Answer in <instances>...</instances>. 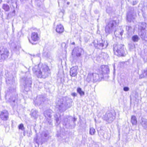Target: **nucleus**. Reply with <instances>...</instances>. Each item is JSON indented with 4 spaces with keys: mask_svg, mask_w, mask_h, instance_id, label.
Returning <instances> with one entry per match:
<instances>
[{
    "mask_svg": "<svg viewBox=\"0 0 147 147\" xmlns=\"http://www.w3.org/2000/svg\"><path fill=\"white\" fill-rule=\"evenodd\" d=\"M72 102L71 99L64 97L57 99L56 103V106L60 112H63L72 106Z\"/></svg>",
    "mask_w": 147,
    "mask_h": 147,
    "instance_id": "f257e3e1",
    "label": "nucleus"
},
{
    "mask_svg": "<svg viewBox=\"0 0 147 147\" xmlns=\"http://www.w3.org/2000/svg\"><path fill=\"white\" fill-rule=\"evenodd\" d=\"M39 65L35 66L32 68L33 72L38 78H45L50 73V69L47 65L45 64L42 65L41 67L39 69Z\"/></svg>",
    "mask_w": 147,
    "mask_h": 147,
    "instance_id": "f03ea898",
    "label": "nucleus"
},
{
    "mask_svg": "<svg viewBox=\"0 0 147 147\" xmlns=\"http://www.w3.org/2000/svg\"><path fill=\"white\" fill-rule=\"evenodd\" d=\"M114 54L119 57L125 56L126 54L124 48V45L121 44L116 43L113 46Z\"/></svg>",
    "mask_w": 147,
    "mask_h": 147,
    "instance_id": "7ed1b4c3",
    "label": "nucleus"
},
{
    "mask_svg": "<svg viewBox=\"0 0 147 147\" xmlns=\"http://www.w3.org/2000/svg\"><path fill=\"white\" fill-rule=\"evenodd\" d=\"M138 34L143 40L147 41V24L145 23H142L138 27Z\"/></svg>",
    "mask_w": 147,
    "mask_h": 147,
    "instance_id": "20e7f679",
    "label": "nucleus"
},
{
    "mask_svg": "<svg viewBox=\"0 0 147 147\" xmlns=\"http://www.w3.org/2000/svg\"><path fill=\"white\" fill-rule=\"evenodd\" d=\"M5 97L6 98L9 99V101L10 102H15L16 100L18 98L15 88L10 87L9 91L6 93Z\"/></svg>",
    "mask_w": 147,
    "mask_h": 147,
    "instance_id": "39448f33",
    "label": "nucleus"
},
{
    "mask_svg": "<svg viewBox=\"0 0 147 147\" xmlns=\"http://www.w3.org/2000/svg\"><path fill=\"white\" fill-rule=\"evenodd\" d=\"M116 113L114 110L108 111L103 115L102 118L109 123H111L115 119Z\"/></svg>",
    "mask_w": 147,
    "mask_h": 147,
    "instance_id": "423d86ee",
    "label": "nucleus"
},
{
    "mask_svg": "<svg viewBox=\"0 0 147 147\" xmlns=\"http://www.w3.org/2000/svg\"><path fill=\"white\" fill-rule=\"evenodd\" d=\"M117 25L116 21L111 20L110 21L105 27V31L106 33L109 34L112 33L114 31L116 32L115 30V28Z\"/></svg>",
    "mask_w": 147,
    "mask_h": 147,
    "instance_id": "0eeeda50",
    "label": "nucleus"
},
{
    "mask_svg": "<svg viewBox=\"0 0 147 147\" xmlns=\"http://www.w3.org/2000/svg\"><path fill=\"white\" fill-rule=\"evenodd\" d=\"M22 81L23 82L24 86V90L26 92H28L31 88L32 84L31 78H30V75L28 74V76L23 77Z\"/></svg>",
    "mask_w": 147,
    "mask_h": 147,
    "instance_id": "6e6552de",
    "label": "nucleus"
},
{
    "mask_svg": "<svg viewBox=\"0 0 147 147\" xmlns=\"http://www.w3.org/2000/svg\"><path fill=\"white\" fill-rule=\"evenodd\" d=\"M76 119L73 118L71 117L67 116L66 117H64L62 121V123L63 125L66 128H69L72 124L73 122L74 124H75V122Z\"/></svg>",
    "mask_w": 147,
    "mask_h": 147,
    "instance_id": "1a4fd4ad",
    "label": "nucleus"
},
{
    "mask_svg": "<svg viewBox=\"0 0 147 147\" xmlns=\"http://www.w3.org/2000/svg\"><path fill=\"white\" fill-rule=\"evenodd\" d=\"M93 44L96 48L99 49L106 48L108 45L107 41L102 40H94Z\"/></svg>",
    "mask_w": 147,
    "mask_h": 147,
    "instance_id": "9d476101",
    "label": "nucleus"
},
{
    "mask_svg": "<svg viewBox=\"0 0 147 147\" xmlns=\"http://www.w3.org/2000/svg\"><path fill=\"white\" fill-rule=\"evenodd\" d=\"M136 14L134 8L129 7L128 8V11L127 13V21L129 22L133 21L135 18Z\"/></svg>",
    "mask_w": 147,
    "mask_h": 147,
    "instance_id": "9b49d317",
    "label": "nucleus"
},
{
    "mask_svg": "<svg viewBox=\"0 0 147 147\" xmlns=\"http://www.w3.org/2000/svg\"><path fill=\"white\" fill-rule=\"evenodd\" d=\"M9 54V52L7 49L1 48L0 49V61H3L7 58Z\"/></svg>",
    "mask_w": 147,
    "mask_h": 147,
    "instance_id": "f8f14e48",
    "label": "nucleus"
},
{
    "mask_svg": "<svg viewBox=\"0 0 147 147\" xmlns=\"http://www.w3.org/2000/svg\"><path fill=\"white\" fill-rule=\"evenodd\" d=\"M53 112L52 110L49 109L46 110L44 112V115L47 121L50 125H52L51 117Z\"/></svg>",
    "mask_w": 147,
    "mask_h": 147,
    "instance_id": "ddd939ff",
    "label": "nucleus"
},
{
    "mask_svg": "<svg viewBox=\"0 0 147 147\" xmlns=\"http://www.w3.org/2000/svg\"><path fill=\"white\" fill-rule=\"evenodd\" d=\"M38 32H33L31 33V40L29 39V42L33 45L36 44L35 42L38 41L39 39L38 36V34L40 32L39 30H37Z\"/></svg>",
    "mask_w": 147,
    "mask_h": 147,
    "instance_id": "4468645a",
    "label": "nucleus"
},
{
    "mask_svg": "<svg viewBox=\"0 0 147 147\" xmlns=\"http://www.w3.org/2000/svg\"><path fill=\"white\" fill-rule=\"evenodd\" d=\"M5 75L6 81L7 84H15L14 78L11 74L7 73L5 74Z\"/></svg>",
    "mask_w": 147,
    "mask_h": 147,
    "instance_id": "2eb2a0df",
    "label": "nucleus"
},
{
    "mask_svg": "<svg viewBox=\"0 0 147 147\" xmlns=\"http://www.w3.org/2000/svg\"><path fill=\"white\" fill-rule=\"evenodd\" d=\"M109 72V69L107 65H102L98 69V73L102 74L103 77L104 75L108 74Z\"/></svg>",
    "mask_w": 147,
    "mask_h": 147,
    "instance_id": "dca6fc26",
    "label": "nucleus"
},
{
    "mask_svg": "<svg viewBox=\"0 0 147 147\" xmlns=\"http://www.w3.org/2000/svg\"><path fill=\"white\" fill-rule=\"evenodd\" d=\"M9 113L7 110H4L0 112V118L3 121H7L9 119Z\"/></svg>",
    "mask_w": 147,
    "mask_h": 147,
    "instance_id": "f3484780",
    "label": "nucleus"
},
{
    "mask_svg": "<svg viewBox=\"0 0 147 147\" xmlns=\"http://www.w3.org/2000/svg\"><path fill=\"white\" fill-rule=\"evenodd\" d=\"M45 100V98L42 95H39L37 96L36 99L35 101V103L37 105L39 106L42 104Z\"/></svg>",
    "mask_w": 147,
    "mask_h": 147,
    "instance_id": "a211bd4d",
    "label": "nucleus"
},
{
    "mask_svg": "<svg viewBox=\"0 0 147 147\" xmlns=\"http://www.w3.org/2000/svg\"><path fill=\"white\" fill-rule=\"evenodd\" d=\"M93 81L95 82L97 81H100L103 78L102 74H100L98 73V74H93Z\"/></svg>",
    "mask_w": 147,
    "mask_h": 147,
    "instance_id": "6ab92c4d",
    "label": "nucleus"
},
{
    "mask_svg": "<svg viewBox=\"0 0 147 147\" xmlns=\"http://www.w3.org/2000/svg\"><path fill=\"white\" fill-rule=\"evenodd\" d=\"M82 49L78 47L74 48L72 51V55H76V56L79 57L80 56L82 51Z\"/></svg>",
    "mask_w": 147,
    "mask_h": 147,
    "instance_id": "aec40b11",
    "label": "nucleus"
},
{
    "mask_svg": "<svg viewBox=\"0 0 147 147\" xmlns=\"http://www.w3.org/2000/svg\"><path fill=\"white\" fill-rule=\"evenodd\" d=\"M78 67L76 66L72 67L70 69V74L71 77H75L78 74Z\"/></svg>",
    "mask_w": 147,
    "mask_h": 147,
    "instance_id": "412c9836",
    "label": "nucleus"
},
{
    "mask_svg": "<svg viewBox=\"0 0 147 147\" xmlns=\"http://www.w3.org/2000/svg\"><path fill=\"white\" fill-rule=\"evenodd\" d=\"M38 111L36 110L32 109L30 114L32 118L34 119H37L38 117Z\"/></svg>",
    "mask_w": 147,
    "mask_h": 147,
    "instance_id": "4be33fe9",
    "label": "nucleus"
},
{
    "mask_svg": "<svg viewBox=\"0 0 147 147\" xmlns=\"http://www.w3.org/2000/svg\"><path fill=\"white\" fill-rule=\"evenodd\" d=\"M55 120L56 121L55 124L58 125L61 122V115L59 113H56L54 115Z\"/></svg>",
    "mask_w": 147,
    "mask_h": 147,
    "instance_id": "5701e85b",
    "label": "nucleus"
},
{
    "mask_svg": "<svg viewBox=\"0 0 147 147\" xmlns=\"http://www.w3.org/2000/svg\"><path fill=\"white\" fill-rule=\"evenodd\" d=\"M140 123L144 129L147 130V119L142 118Z\"/></svg>",
    "mask_w": 147,
    "mask_h": 147,
    "instance_id": "b1692460",
    "label": "nucleus"
},
{
    "mask_svg": "<svg viewBox=\"0 0 147 147\" xmlns=\"http://www.w3.org/2000/svg\"><path fill=\"white\" fill-rule=\"evenodd\" d=\"M64 29L63 26L61 24H60L57 26L56 30L58 33H61L63 32Z\"/></svg>",
    "mask_w": 147,
    "mask_h": 147,
    "instance_id": "393cba45",
    "label": "nucleus"
},
{
    "mask_svg": "<svg viewBox=\"0 0 147 147\" xmlns=\"http://www.w3.org/2000/svg\"><path fill=\"white\" fill-rule=\"evenodd\" d=\"M142 74L140 75L139 78L142 79L147 77V68L142 71Z\"/></svg>",
    "mask_w": 147,
    "mask_h": 147,
    "instance_id": "a878e982",
    "label": "nucleus"
},
{
    "mask_svg": "<svg viewBox=\"0 0 147 147\" xmlns=\"http://www.w3.org/2000/svg\"><path fill=\"white\" fill-rule=\"evenodd\" d=\"M37 6L38 9L40 11H42L45 10V6L41 3H38L37 4Z\"/></svg>",
    "mask_w": 147,
    "mask_h": 147,
    "instance_id": "bb28decb",
    "label": "nucleus"
},
{
    "mask_svg": "<svg viewBox=\"0 0 147 147\" xmlns=\"http://www.w3.org/2000/svg\"><path fill=\"white\" fill-rule=\"evenodd\" d=\"M86 80L88 82L90 81H93V74L91 73H89L87 76Z\"/></svg>",
    "mask_w": 147,
    "mask_h": 147,
    "instance_id": "cd10ccee",
    "label": "nucleus"
},
{
    "mask_svg": "<svg viewBox=\"0 0 147 147\" xmlns=\"http://www.w3.org/2000/svg\"><path fill=\"white\" fill-rule=\"evenodd\" d=\"M137 121L136 117L133 115L131 117V122L133 125H136L137 123Z\"/></svg>",
    "mask_w": 147,
    "mask_h": 147,
    "instance_id": "c85d7f7f",
    "label": "nucleus"
},
{
    "mask_svg": "<svg viewBox=\"0 0 147 147\" xmlns=\"http://www.w3.org/2000/svg\"><path fill=\"white\" fill-rule=\"evenodd\" d=\"M2 8L5 11H9L10 10V7L9 5L7 4H4L2 5Z\"/></svg>",
    "mask_w": 147,
    "mask_h": 147,
    "instance_id": "c756f323",
    "label": "nucleus"
},
{
    "mask_svg": "<svg viewBox=\"0 0 147 147\" xmlns=\"http://www.w3.org/2000/svg\"><path fill=\"white\" fill-rule=\"evenodd\" d=\"M15 12L16 11L14 10L12 12H10L8 13L7 16V19H9L15 16Z\"/></svg>",
    "mask_w": 147,
    "mask_h": 147,
    "instance_id": "7c9ffc66",
    "label": "nucleus"
},
{
    "mask_svg": "<svg viewBox=\"0 0 147 147\" xmlns=\"http://www.w3.org/2000/svg\"><path fill=\"white\" fill-rule=\"evenodd\" d=\"M131 39L133 42H136L138 41L140 38L138 35H134L132 36Z\"/></svg>",
    "mask_w": 147,
    "mask_h": 147,
    "instance_id": "2f4dec72",
    "label": "nucleus"
},
{
    "mask_svg": "<svg viewBox=\"0 0 147 147\" xmlns=\"http://www.w3.org/2000/svg\"><path fill=\"white\" fill-rule=\"evenodd\" d=\"M98 134L99 136L100 137L101 136H103L104 134V131L101 128H98L97 129Z\"/></svg>",
    "mask_w": 147,
    "mask_h": 147,
    "instance_id": "473e14b6",
    "label": "nucleus"
},
{
    "mask_svg": "<svg viewBox=\"0 0 147 147\" xmlns=\"http://www.w3.org/2000/svg\"><path fill=\"white\" fill-rule=\"evenodd\" d=\"M77 92L81 96H84L85 94L84 92L82 91V89L80 87L77 88Z\"/></svg>",
    "mask_w": 147,
    "mask_h": 147,
    "instance_id": "72a5a7b5",
    "label": "nucleus"
},
{
    "mask_svg": "<svg viewBox=\"0 0 147 147\" xmlns=\"http://www.w3.org/2000/svg\"><path fill=\"white\" fill-rule=\"evenodd\" d=\"M100 56L104 59H107L109 57L108 55L106 53L104 52L100 54Z\"/></svg>",
    "mask_w": 147,
    "mask_h": 147,
    "instance_id": "f704fd0d",
    "label": "nucleus"
},
{
    "mask_svg": "<svg viewBox=\"0 0 147 147\" xmlns=\"http://www.w3.org/2000/svg\"><path fill=\"white\" fill-rule=\"evenodd\" d=\"M95 132V129L93 127H91L90 130V134L91 135H94Z\"/></svg>",
    "mask_w": 147,
    "mask_h": 147,
    "instance_id": "c9c22d12",
    "label": "nucleus"
},
{
    "mask_svg": "<svg viewBox=\"0 0 147 147\" xmlns=\"http://www.w3.org/2000/svg\"><path fill=\"white\" fill-rule=\"evenodd\" d=\"M18 128L19 129H20L22 131H24V125L22 123L20 124L18 126Z\"/></svg>",
    "mask_w": 147,
    "mask_h": 147,
    "instance_id": "e433bc0d",
    "label": "nucleus"
},
{
    "mask_svg": "<svg viewBox=\"0 0 147 147\" xmlns=\"http://www.w3.org/2000/svg\"><path fill=\"white\" fill-rule=\"evenodd\" d=\"M126 30L128 32V34H129L132 29V28L130 26H126Z\"/></svg>",
    "mask_w": 147,
    "mask_h": 147,
    "instance_id": "4c0bfd02",
    "label": "nucleus"
},
{
    "mask_svg": "<svg viewBox=\"0 0 147 147\" xmlns=\"http://www.w3.org/2000/svg\"><path fill=\"white\" fill-rule=\"evenodd\" d=\"M76 18V17L75 15H72L70 16V20L72 22L75 20Z\"/></svg>",
    "mask_w": 147,
    "mask_h": 147,
    "instance_id": "58836bf2",
    "label": "nucleus"
},
{
    "mask_svg": "<svg viewBox=\"0 0 147 147\" xmlns=\"http://www.w3.org/2000/svg\"><path fill=\"white\" fill-rule=\"evenodd\" d=\"M48 136V134L45 132H43L42 134V136L45 137H47Z\"/></svg>",
    "mask_w": 147,
    "mask_h": 147,
    "instance_id": "ea45409f",
    "label": "nucleus"
},
{
    "mask_svg": "<svg viewBox=\"0 0 147 147\" xmlns=\"http://www.w3.org/2000/svg\"><path fill=\"white\" fill-rule=\"evenodd\" d=\"M123 90L125 91H127L129 90V88L128 87H125L123 88Z\"/></svg>",
    "mask_w": 147,
    "mask_h": 147,
    "instance_id": "a19ab883",
    "label": "nucleus"
},
{
    "mask_svg": "<svg viewBox=\"0 0 147 147\" xmlns=\"http://www.w3.org/2000/svg\"><path fill=\"white\" fill-rule=\"evenodd\" d=\"M34 140L35 143L37 144H38V143L37 141V137H36L34 138Z\"/></svg>",
    "mask_w": 147,
    "mask_h": 147,
    "instance_id": "79ce46f5",
    "label": "nucleus"
},
{
    "mask_svg": "<svg viewBox=\"0 0 147 147\" xmlns=\"http://www.w3.org/2000/svg\"><path fill=\"white\" fill-rule=\"evenodd\" d=\"M71 95V96H72L74 97H75L77 96V94L75 92H73V93H72Z\"/></svg>",
    "mask_w": 147,
    "mask_h": 147,
    "instance_id": "37998d69",
    "label": "nucleus"
},
{
    "mask_svg": "<svg viewBox=\"0 0 147 147\" xmlns=\"http://www.w3.org/2000/svg\"><path fill=\"white\" fill-rule=\"evenodd\" d=\"M123 32L124 31L123 30H122V31L121 32H120V34L121 35V36H122L123 35Z\"/></svg>",
    "mask_w": 147,
    "mask_h": 147,
    "instance_id": "c03bdc74",
    "label": "nucleus"
},
{
    "mask_svg": "<svg viewBox=\"0 0 147 147\" xmlns=\"http://www.w3.org/2000/svg\"><path fill=\"white\" fill-rule=\"evenodd\" d=\"M47 57H49L50 54L49 53H46Z\"/></svg>",
    "mask_w": 147,
    "mask_h": 147,
    "instance_id": "a18cd8bd",
    "label": "nucleus"
},
{
    "mask_svg": "<svg viewBox=\"0 0 147 147\" xmlns=\"http://www.w3.org/2000/svg\"><path fill=\"white\" fill-rule=\"evenodd\" d=\"M40 55V54H37L36 55H34V56H36L37 57H39Z\"/></svg>",
    "mask_w": 147,
    "mask_h": 147,
    "instance_id": "49530a36",
    "label": "nucleus"
},
{
    "mask_svg": "<svg viewBox=\"0 0 147 147\" xmlns=\"http://www.w3.org/2000/svg\"><path fill=\"white\" fill-rule=\"evenodd\" d=\"M23 135L24 136L26 135V131L24 130L23 131Z\"/></svg>",
    "mask_w": 147,
    "mask_h": 147,
    "instance_id": "de8ad7c7",
    "label": "nucleus"
},
{
    "mask_svg": "<svg viewBox=\"0 0 147 147\" xmlns=\"http://www.w3.org/2000/svg\"><path fill=\"white\" fill-rule=\"evenodd\" d=\"M62 45H65V48H66L67 47H66V45L65 44V43H62Z\"/></svg>",
    "mask_w": 147,
    "mask_h": 147,
    "instance_id": "09e8293b",
    "label": "nucleus"
},
{
    "mask_svg": "<svg viewBox=\"0 0 147 147\" xmlns=\"http://www.w3.org/2000/svg\"><path fill=\"white\" fill-rule=\"evenodd\" d=\"M136 1H134L133 3V5H136Z\"/></svg>",
    "mask_w": 147,
    "mask_h": 147,
    "instance_id": "8fccbe9b",
    "label": "nucleus"
},
{
    "mask_svg": "<svg viewBox=\"0 0 147 147\" xmlns=\"http://www.w3.org/2000/svg\"><path fill=\"white\" fill-rule=\"evenodd\" d=\"M11 3H14L13 1V0H11Z\"/></svg>",
    "mask_w": 147,
    "mask_h": 147,
    "instance_id": "3c124183",
    "label": "nucleus"
},
{
    "mask_svg": "<svg viewBox=\"0 0 147 147\" xmlns=\"http://www.w3.org/2000/svg\"><path fill=\"white\" fill-rule=\"evenodd\" d=\"M72 44L74 45L75 44V42H73L72 43Z\"/></svg>",
    "mask_w": 147,
    "mask_h": 147,
    "instance_id": "603ef678",
    "label": "nucleus"
},
{
    "mask_svg": "<svg viewBox=\"0 0 147 147\" xmlns=\"http://www.w3.org/2000/svg\"><path fill=\"white\" fill-rule=\"evenodd\" d=\"M10 0H8V3L9 2H10Z\"/></svg>",
    "mask_w": 147,
    "mask_h": 147,
    "instance_id": "864d4df0",
    "label": "nucleus"
},
{
    "mask_svg": "<svg viewBox=\"0 0 147 147\" xmlns=\"http://www.w3.org/2000/svg\"><path fill=\"white\" fill-rule=\"evenodd\" d=\"M67 4H69V2H67Z\"/></svg>",
    "mask_w": 147,
    "mask_h": 147,
    "instance_id": "5fc2aeb1",
    "label": "nucleus"
},
{
    "mask_svg": "<svg viewBox=\"0 0 147 147\" xmlns=\"http://www.w3.org/2000/svg\"><path fill=\"white\" fill-rule=\"evenodd\" d=\"M11 15H10V16H11V15H12V14H11Z\"/></svg>",
    "mask_w": 147,
    "mask_h": 147,
    "instance_id": "6e6d98bb",
    "label": "nucleus"
},
{
    "mask_svg": "<svg viewBox=\"0 0 147 147\" xmlns=\"http://www.w3.org/2000/svg\"><path fill=\"white\" fill-rule=\"evenodd\" d=\"M146 112L147 113V110L146 111Z\"/></svg>",
    "mask_w": 147,
    "mask_h": 147,
    "instance_id": "4d7b16f0",
    "label": "nucleus"
},
{
    "mask_svg": "<svg viewBox=\"0 0 147 147\" xmlns=\"http://www.w3.org/2000/svg\"><path fill=\"white\" fill-rule=\"evenodd\" d=\"M16 3H17V2H16Z\"/></svg>",
    "mask_w": 147,
    "mask_h": 147,
    "instance_id": "13d9d810",
    "label": "nucleus"
},
{
    "mask_svg": "<svg viewBox=\"0 0 147 147\" xmlns=\"http://www.w3.org/2000/svg\"><path fill=\"white\" fill-rule=\"evenodd\" d=\"M1 1H2V0H0Z\"/></svg>",
    "mask_w": 147,
    "mask_h": 147,
    "instance_id": "bf43d9fd",
    "label": "nucleus"
},
{
    "mask_svg": "<svg viewBox=\"0 0 147 147\" xmlns=\"http://www.w3.org/2000/svg\"><path fill=\"white\" fill-rule=\"evenodd\" d=\"M28 136H30V135H28Z\"/></svg>",
    "mask_w": 147,
    "mask_h": 147,
    "instance_id": "052dcab7",
    "label": "nucleus"
}]
</instances>
